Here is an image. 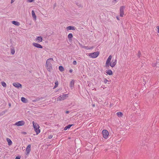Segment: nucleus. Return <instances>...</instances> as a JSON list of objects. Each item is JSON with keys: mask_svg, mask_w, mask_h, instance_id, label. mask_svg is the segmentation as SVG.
I'll return each mask as SVG.
<instances>
[{"mask_svg": "<svg viewBox=\"0 0 159 159\" xmlns=\"http://www.w3.org/2000/svg\"><path fill=\"white\" fill-rule=\"evenodd\" d=\"M53 61L52 58H50L48 59L46 61V66L47 70L49 71H51L52 70V64L51 63V61Z\"/></svg>", "mask_w": 159, "mask_h": 159, "instance_id": "obj_1", "label": "nucleus"}, {"mask_svg": "<svg viewBox=\"0 0 159 159\" xmlns=\"http://www.w3.org/2000/svg\"><path fill=\"white\" fill-rule=\"evenodd\" d=\"M33 124L34 128L37 134H39L40 132V130L39 129V126L36 123L33 121Z\"/></svg>", "mask_w": 159, "mask_h": 159, "instance_id": "obj_2", "label": "nucleus"}, {"mask_svg": "<svg viewBox=\"0 0 159 159\" xmlns=\"http://www.w3.org/2000/svg\"><path fill=\"white\" fill-rule=\"evenodd\" d=\"M99 52H97L89 54L88 56L92 58H95L97 57L99 55Z\"/></svg>", "mask_w": 159, "mask_h": 159, "instance_id": "obj_3", "label": "nucleus"}, {"mask_svg": "<svg viewBox=\"0 0 159 159\" xmlns=\"http://www.w3.org/2000/svg\"><path fill=\"white\" fill-rule=\"evenodd\" d=\"M125 9V7L124 6H122L120 7V16L121 17H123L124 15V11Z\"/></svg>", "mask_w": 159, "mask_h": 159, "instance_id": "obj_4", "label": "nucleus"}, {"mask_svg": "<svg viewBox=\"0 0 159 159\" xmlns=\"http://www.w3.org/2000/svg\"><path fill=\"white\" fill-rule=\"evenodd\" d=\"M102 135L103 138L105 139H107L109 135V133L107 130L104 129L102 131Z\"/></svg>", "mask_w": 159, "mask_h": 159, "instance_id": "obj_5", "label": "nucleus"}, {"mask_svg": "<svg viewBox=\"0 0 159 159\" xmlns=\"http://www.w3.org/2000/svg\"><path fill=\"white\" fill-rule=\"evenodd\" d=\"M117 62V59H115V61H114V62H110L109 63V64L107 66H106V67L107 68L109 67V66H110L112 67H114L116 65V64Z\"/></svg>", "mask_w": 159, "mask_h": 159, "instance_id": "obj_6", "label": "nucleus"}, {"mask_svg": "<svg viewBox=\"0 0 159 159\" xmlns=\"http://www.w3.org/2000/svg\"><path fill=\"white\" fill-rule=\"evenodd\" d=\"M25 124V122L23 120L19 121L15 123L14 125L17 126H21L24 125Z\"/></svg>", "mask_w": 159, "mask_h": 159, "instance_id": "obj_7", "label": "nucleus"}, {"mask_svg": "<svg viewBox=\"0 0 159 159\" xmlns=\"http://www.w3.org/2000/svg\"><path fill=\"white\" fill-rule=\"evenodd\" d=\"M68 94H63L59 96L57 100L61 101V99L64 100L66 97H68Z\"/></svg>", "mask_w": 159, "mask_h": 159, "instance_id": "obj_8", "label": "nucleus"}, {"mask_svg": "<svg viewBox=\"0 0 159 159\" xmlns=\"http://www.w3.org/2000/svg\"><path fill=\"white\" fill-rule=\"evenodd\" d=\"M13 85L15 87L18 88H22V85L21 84L18 82H15L13 83Z\"/></svg>", "mask_w": 159, "mask_h": 159, "instance_id": "obj_9", "label": "nucleus"}, {"mask_svg": "<svg viewBox=\"0 0 159 159\" xmlns=\"http://www.w3.org/2000/svg\"><path fill=\"white\" fill-rule=\"evenodd\" d=\"M31 145H28L27 147L25 150V154L27 155L29 154L31 150Z\"/></svg>", "mask_w": 159, "mask_h": 159, "instance_id": "obj_10", "label": "nucleus"}, {"mask_svg": "<svg viewBox=\"0 0 159 159\" xmlns=\"http://www.w3.org/2000/svg\"><path fill=\"white\" fill-rule=\"evenodd\" d=\"M136 154V151L135 150H133L131 153L130 154V155L129 156V157L130 159H133V158H135V157L136 156L135 155Z\"/></svg>", "mask_w": 159, "mask_h": 159, "instance_id": "obj_11", "label": "nucleus"}, {"mask_svg": "<svg viewBox=\"0 0 159 159\" xmlns=\"http://www.w3.org/2000/svg\"><path fill=\"white\" fill-rule=\"evenodd\" d=\"M112 57V56L111 55L109 56L106 61L105 66H107L109 64V63L111 62Z\"/></svg>", "mask_w": 159, "mask_h": 159, "instance_id": "obj_12", "label": "nucleus"}, {"mask_svg": "<svg viewBox=\"0 0 159 159\" xmlns=\"http://www.w3.org/2000/svg\"><path fill=\"white\" fill-rule=\"evenodd\" d=\"M33 45L35 47H36L37 48H43V46L41 45L40 44L35 43H33Z\"/></svg>", "mask_w": 159, "mask_h": 159, "instance_id": "obj_13", "label": "nucleus"}, {"mask_svg": "<svg viewBox=\"0 0 159 159\" xmlns=\"http://www.w3.org/2000/svg\"><path fill=\"white\" fill-rule=\"evenodd\" d=\"M74 82L75 81L73 80L71 81L70 84V87L72 89L74 88Z\"/></svg>", "mask_w": 159, "mask_h": 159, "instance_id": "obj_14", "label": "nucleus"}, {"mask_svg": "<svg viewBox=\"0 0 159 159\" xmlns=\"http://www.w3.org/2000/svg\"><path fill=\"white\" fill-rule=\"evenodd\" d=\"M66 29L67 30H75L76 29V28L73 26H68L66 27Z\"/></svg>", "mask_w": 159, "mask_h": 159, "instance_id": "obj_15", "label": "nucleus"}, {"mask_svg": "<svg viewBox=\"0 0 159 159\" xmlns=\"http://www.w3.org/2000/svg\"><path fill=\"white\" fill-rule=\"evenodd\" d=\"M11 22L12 24L17 26H18L20 25V23L16 21H12Z\"/></svg>", "mask_w": 159, "mask_h": 159, "instance_id": "obj_16", "label": "nucleus"}, {"mask_svg": "<svg viewBox=\"0 0 159 159\" xmlns=\"http://www.w3.org/2000/svg\"><path fill=\"white\" fill-rule=\"evenodd\" d=\"M44 98L43 97H41L40 98L38 97L35 98V99L33 100V102H36L37 101H39L40 100L43 99Z\"/></svg>", "mask_w": 159, "mask_h": 159, "instance_id": "obj_17", "label": "nucleus"}, {"mask_svg": "<svg viewBox=\"0 0 159 159\" xmlns=\"http://www.w3.org/2000/svg\"><path fill=\"white\" fill-rule=\"evenodd\" d=\"M36 40H38V42H42L43 40V38L41 36H38L36 38Z\"/></svg>", "mask_w": 159, "mask_h": 159, "instance_id": "obj_18", "label": "nucleus"}, {"mask_svg": "<svg viewBox=\"0 0 159 159\" xmlns=\"http://www.w3.org/2000/svg\"><path fill=\"white\" fill-rule=\"evenodd\" d=\"M80 142L81 143V144H82L84 146H86L87 143L84 140H80Z\"/></svg>", "mask_w": 159, "mask_h": 159, "instance_id": "obj_19", "label": "nucleus"}, {"mask_svg": "<svg viewBox=\"0 0 159 159\" xmlns=\"http://www.w3.org/2000/svg\"><path fill=\"white\" fill-rule=\"evenodd\" d=\"M106 73L107 75H111L113 74V72L111 69H108L106 72Z\"/></svg>", "mask_w": 159, "mask_h": 159, "instance_id": "obj_20", "label": "nucleus"}, {"mask_svg": "<svg viewBox=\"0 0 159 159\" xmlns=\"http://www.w3.org/2000/svg\"><path fill=\"white\" fill-rule=\"evenodd\" d=\"M73 125H69L66 126L64 128V130H66L67 129H69L71 126Z\"/></svg>", "mask_w": 159, "mask_h": 159, "instance_id": "obj_21", "label": "nucleus"}, {"mask_svg": "<svg viewBox=\"0 0 159 159\" xmlns=\"http://www.w3.org/2000/svg\"><path fill=\"white\" fill-rule=\"evenodd\" d=\"M73 37V34L72 33H70L69 34L68 36V38L69 39V40H72Z\"/></svg>", "mask_w": 159, "mask_h": 159, "instance_id": "obj_22", "label": "nucleus"}, {"mask_svg": "<svg viewBox=\"0 0 159 159\" xmlns=\"http://www.w3.org/2000/svg\"><path fill=\"white\" fill-rule=\"evenodd\" d=\"M21 100L22 102L25 103H26L27 101V99L23 97L21 98Z\"/></svg>", "mask_w": 159, "mask_h": 159, "instance_id": "obj_23", "label": "nucleus"}, {"mask_svg": "<svg viewBox=\"0 0 159 159\" xmlns=\"http://www.w3.org/2000/svg\"><path fill=\"white\" fill-rule=\"evenodd\" d=\"M59 70L61 72H63L65 70V69L64 67L61 66H59Z\"/></svg>", "mask_w": 159, "mask_h": 159, "instance_id": "obj_24", "label": "nucleus"}, {"mask_svg": "<svg viewBox=\"0 0 159 159\" xmlns=\"http://www.w3.org/2000/svg\"><path fill=\"white\" fill-rule=\"evenodd\" d=\"M32 16L35 19H36V16L35 15V12H34V10H32Z\"/></svg>", "mask_w": 159, "mask_h": 159, "instance_id": "obj_25", "label": "nucleus"}, {"mask_svg": "<svg viewBox=\"0 0 159 159\" xmlns=\"http://www.w3.org/2000/svg\"><path fill=\"white\" fill-rule=\"evenodd\" d=\"M55 85L54 86V87L53 88V89H55V88L57 87L58 85V81L57 80H56L55 81Z\"/></svg>", "mask_w": 159, "mask_h": 159, "instance_id": "obj_26", "label": "nucleus"}, {"mask_svg": "<svg viewBox=\"0 0 159 159\" xmlns=\"http://www.w3.org/2000/svg\"><path fill=\"white\" fill-rule=\"evenodd\" d=\"M117 115L119 117H121L122 116V115H123V114L120 112H118L116 113Z\"/></svg>", "mask_w": 159, "mask_h": 159, "instance_id": "obj_27", "label": "nucleus"}, {"mask_svg": "<svg viewBox=\"0 0 159 159\" xmlns=\"http://www.w3.org/2000/svg\"><path fill=\"white\" fill-rule=\"evenodd\" d=\"M9 145H11L12 144V142L11 141V140H7Z\"/></svg>", "mask_w": 159, "mask_h": 159, "instance_id": "obj_28", "label": "nucleus"}, {"mask_svg": "<svg viewBox=\"0 0 159 159\" xmlns=\"http://www.w3.org/2000/svg\"><path fill=\"white\" fill-rule=\"evenodd\" d=\"M1 84L4 87H6L7 86V84L4 81L1 82Z\"/></svg>", "mask_w": 159, "mask_h": 159, "instance_id": "obj_29", "label": "nucleus"}, {"mask_svg": "<svg viewBox=\"0 0 159 159\" xmlns=\"http://www.w3.org/2000/svg\"><path fill=\"white\" fill-rule=\"evenodd\" d=\"M137 56L139 58L141 56V52L140 51H139L138 52V53L137 54Z\"/></svg>", "mask_w": 159, "mask_h": 159, "instance_id": "obj_30", "label": "nucleus"}, {"mask_svg": "<svg viewBox=\"0 0 159 159\" xmlns=\"http://www.w3.org/2000/svg\"><path fill=\"white\" fill-rule=\"evenodd\" d=\"M6 111H2L1 113H0V116H1L4 115Z\"/></svg>", "mask_w": 159, "mask_h": 159, "instance_id": "obj_31", "label": "nucleus"}, {"mask_svg": "<svg viewBox=\"0 0 159 159\" xmlns=\"http://www.w3.org/2000/svg\"><path fill=\"white\" fill-rule=\"evenodd\" d=\"M15 53V51L14 49H11V53L12 55H13Z\"/></svg>", "mask_w": 159, "mask_h": 159, "instance_id": "obj_32", "label": "nucleus"}, {"mask_svg": "<svg viewBox=\"0 0 159 159\" xmlns=\"http://www.w3.org/2000/svg\"><path fill=\"white\" fill-rule=\"evenodd\" d=\"M108 81V80L106 79V78H104V82L105 83V84H106L107 82Z\"/></svg>", "mask_w": 159, "mask_h": 159, "instance_id": "obj_33", "label": "nucleus"}, {"mask_svg": "<svg viewBox=\"0 0 159 159\" xmlns=\"http://www.w3.org/2000/svg\"><path fill=\"white\" fill-rule=\"evenodd\" d=\"M152 66L153 67L157 66V63H153L152 64Z\"/></svg>", "mask_w": 159, "mask_h": 159, "instance_id": "obj_34", "label": "nucleus"}, {"mask_svg": "<svg viewBox=\"0 0 159 159\" xmlns=\"http://www.w3.org/2000/svg\"><path fill=\"white\" fill-rule=\"evenodd\" d=\"M51 145L52 143H49L48 142L47 143H46V145H47V146Z\"/></svg>", "mask_w": 159, "mask_h": 159, "instance_id": "obj_35", "label": "nucleus"}, {"mask_svg": "<svg viewBox=\"0 0 159 159\" xmlns=\"http://www.w3.org/2000/svg\"><path fill=\"white\" fill-rule=\"evenodd\" d=\"M52 136H53L52 135H50L48 136V138L49 139H51L52 138Z\"/></svg>", "mask_w": 159, "mask_h": 159, "instance_id": "obj_36", "label": "nucleus"}, {"mask_svg": "<svg viewBox=\"0 0 159 159\" xmlns=\"http://www.w3.org/2000/svg\"><path fill=\"white\" fill-rule=\"evenodd\" d=\"M73 64L74 65H76L77 64V62L76 61H74L73 62Z\"/></svg>", "mask_w": 159, "mask_h": 159, "instance_id": "obj_37", "label": "nucleus"}, {"mask_svg": "<svg viewBox=\"0 0 159 159\" xmlns=\"http://www.w3.org/2000/svg\"><path fill=\"white\" fill-rule=\"evenodd\" d=\"M20 157L19 156H16L15 159H20Z\"/></svg>", "mask_w": 159, "mask_h": 159, "instance_id": "obj_38", "label": "nucleus"}, {"mask_svg": "<svg viewBox=\"0 0 159 159\" xmlns=\"http://www.w3.org/2000/svg\"><path fill=\"white\" fill-rule=\"evenodd\" d=\"M34 0H27V1L29 2H33Z\"/></svg>", "mask_w": 159, "mask_h": 159, "instance_id": "obj_39", "label": "nucleus"}, {"mask_svg": "<svg viewBox=\"0 0 159 159\" xmlns=\"http://www.w3.org/2000/svg\"><path fill=\"white\" fill-rule=\"evenodd\" d=\"M156 63H157V65L159 66V60L157 61Z\"/></svg>", "mask_w": 159, "mask_h": 159, "instance_id": "obj_40", "label": "nucleus"}, {"mask_svg": "<svg viewBox=\"0 0 159 159\" xmlns=\"http://www.w3.org/2000/svg\"><path fill=\"white\" fill-rule=\"evenodd\" d=\"M116 18L117 20H120V17L119 16H117L116 17Z\"/></svg>", "mask_w": 159, "mask_h": 159, "instance_id": "obj_41", "label": "nucleus"}, {"mask_svg": "<svg viewBox=\"0 0 159 159\" xmlns=\"http://www.w3.org/2000/svg\"><path fill=\"white\" fill-rule=\"evenodd\" d=\"M157 28L158 29L157 32H158V33H159V26H157Z\"/></svg>", "mask_w": 159, "mask_h": 159, "instance_id": "obj_42", "label": "nucleus"}, {"mask_svg": "<svg viewBox=\"0 0 159 159\" xmlns=\"http://www.w3.org/2000/svg\"><path fill=\"white\" fill-rule=\"evenodd\" d=\"M22 134H26V132H21Z\"/></svg>", "mask_w": 159, "mask_h": 159, "instance_id": "obj_43", "label": "nucleus"}, {"mask_svg": "<svg viewBox=\"0 0 159 159\" xmlns=\"http://www.w3.org/2000/svg\"><path fill=\"white\" fill-rule=\"evenodd\" d=\"M72 71H73V70L72 69H70L69 70V72L70 73H72Z\"/></svg>", "mask_w": 159, "mask_h": 159, "instance_id": "obj_44", "label": "nucleus"}, {"mask_svg": "<svg viewBox=\"0 0 159 159\" xmlns=\"http://www.w3.org/2000/svg\"><path fill=\"white\" fill-rule=\"evenodd\" d=\"M69 113V111H66V114H68Z\"/></svg>", "mask_w": 159, "mask_h": 159, "instance_id": "obj_45", "label": "nucleus"}, {"mask_svg": "<svg viewBox=\"0 0 159 159\" xmlns=\"http://www.w3.org/2000/svg\"><path fill=\"white\" fill-rule=\"evenodd\" d=\"M14 1V0H11V3H12Z\"/></svg>", "mask_w": 159, "mask_h": 159, "instance_id": "obj_46", "label": "nucleus"}, {"mask_svg": "<svg viewBox=\"0 0 159 159\" xmlns=\"http://www.w3.org/2000/svg\"><path fill=\"white\" fill-rule=\"evenodd\" d=\"M114 61H115V60L113 59L111 62H114Z\"/></svg>", "mask_w": 159, "mask_h": 159, "instance_id": "obj_47", "label": "nucleus"}, {"mask_svg": "<svg viewBox=\"0 0 159 159\" xmlns=\"http://www.w3.org/2000/svg\"><path fill=\"white\" fill-rule=\"evenodd\" d=\"M9 107H10L11 106V104L10 103H9Z\"/></svg>", "mask_w": 159, "mask_h": 159, "instance_id": "obj_48", "label": "nucleus"}, {"mask_svg": "<svg viewBox=\"0 0 159 159\" xmlns=\"http://www.w3.org/2000/svg\"><path fill=\"white\" fill-rule=\"evenodd\" d=\"M91 85V84H89L88 85V86H90Z\"/></svg>", "mask_w": 159, "mask_h": 159, "instance_id": "obj_49", "label": "nucleus"}, {"mask_svg": "<svg viewBox=\"0 0 159 159\" xmlns=\"http://www.w3.org/2000/svg\"><path fill=\"white\" fill-rule=\"evenodd\" d=\"M85 48H86L87 49H88L87 47H85Z\"/></svg>", "mask_w": 159, "mask_h": 159, "instance_id": "obj_50", "label": "nucleus"}, {"mask_svg": "<svg viewBox=\"0 0 159 159\" xmlns=\"http://www.w3.org/2000/svg\"><path fill=\"white\" fill-rule=\"evenodd\" d=\"M70 139V137H69L68 138V139Z\"/></svg>", "mask_w": 159, "mask_h": 159, "instance_id": "obj_51", "label": "nucleus"}, {"mask_svg": "<svg viewBox=\"0 0 159 159\" xmlns=\"http://www.w3.org/2000/svg\"><path fill=\"white\" fill-rule=\"evenodd\" d=\"M6 139H9V138H6Z\"/></svg>", "mask_w": 159, "mask_h": 159, "instance_id": "obj_52", "label": "nucleus"}, {"mask_svg": "<svg viewBox=\"0 0 159 159\" xmlns=\"http://www.w3.org/2000/svg\"><path fill=\"white\" fill-rule=\"evenodd\" d=\"M93 106H94V105H93Z\"/></svg>", "mask_w": 159, "mask_h": 159, "instance_id": "obj_53", "label": "nucleus"}]
</instances>
